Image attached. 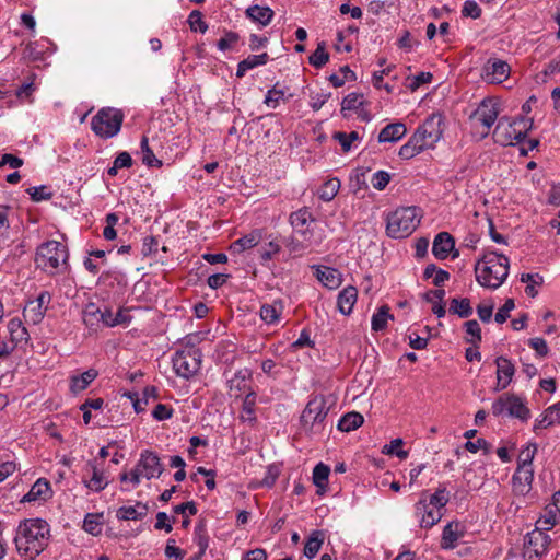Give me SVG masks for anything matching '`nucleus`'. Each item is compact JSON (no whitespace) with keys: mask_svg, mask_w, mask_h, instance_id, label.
Listing matches in <instances>:
<instances>
[{"mask_svg":"<svg viewBox=\"0 0 560 560\" xmlns=\"http://www.w3.org/2000/svg\"><path fill=\"white\" fill-rule=\"evenodd\" d=\"M432 74L430 72H420L418 73L417 75H415L412 79H411V82L409 84V89L411 91H416L417 89H419L422 84L424 83H430L431 80H432Z\"/></svg>","mask_w":560,"mask_h":560,"instance_id":"nucleus-61","label":"nucleus"},{"mask_svg":"<svg viewBox=\"0 0 560 560\" xmlns=\"http://www.w3.org/2000/svg\"><path fill=\"white\" fill-rule=\"evenodd\" d=\"M510 65L498 58H490L481 70V78L490 84H499L510 77Z\"/></svg>","mask_w":560,"mask_h":560,"instance_id":"nucleus-10","label":"nucleus"},{"mask_svg":"<svg viewBox=\"0 0 560 560\" xmlns=\"http://www.w3.org/2000/svg\"><path fill=\"white\" fill-rule=\"evenodd\" d=\"M533 127V119L523 116L510 118L502 116L493 130V139L500 145H513L522 142Z\"/></svg>","mask_w":560,"mask_h":560,"instance_id":"nucleus-2","label":"nucleus"},{"mask_svg":"<svg viewBox=\"0 0 560 560\" xmlns=\"http://www.w3.org/2000/svg\"><path fill=\"white\" fill-rule=\"evenodd\" d=\"M97 375L98 372L95 369H89L81 375L72 376L70 381L71 392L77 394L84 390L97 377Z\"/></svg>","mask_w":560,"mask_h":560,"instance_id":"nucleus-28","label":"nucleus"},{"mask_svg":"<svg viewBox=\"0 0 560 560\" xmlns=\"http://www.w3.org/2000/svg\"><path fill=\"white\" fill-rule=\"evenodd\" d=\"M255 404H256V394L253 390H249L243 401L241 420L244 422H248L254 424L256 422L255 417Z\"/></svg>","mask_w":560,"mask_h":560,"instance_id":"nucleus-32","label":"nucleus"},{"mask_svg":"<svg viewBox=\"0 0 560 560\" xmlns=\"http://www.w3.org/2000/svg\"><path fill=\"white\" fill-rule=\"evenodd\" d=\"M26 192L31 196V199L35 202L43 200H49L52 197V192L47 186L30 187Z\"/></svg>","mask_w":560,"mask_h":560,"instance_id":"nucleus-47","label":"nucleus"},{"mask_svg":"<svg viewBox=\"0 0 560 560\" xmlns=\"http://www.w3.org/2000/svg\"><path fill=\"white\" fill-rule=\"evenodd\" d=\"M284 97V91L278 89V83L270 90H268L264 103L271 108H276L279 105L280 100Z\"/></svg>","mask_w":560,"mask_h":560,"instance_id":"nucleus-48","label":"nucleus"},{"mask_svg":"<svg viewBox=\"0 0 560 560\" xmlns=\"http://www.w3.org/2000/svg\"><path fill=\"white\" fill-rule=\"evenodd\" d=\"M419 222L416 207L399 208L387 217V235L395 240L405 238L416 230Z\"/></svg>","mask_w":560,"mask_h":560,"instance_id":"nucleus-3","label":"nucleus"},{"mask_svg":"<svg viewBox=\"0 0 560 560\" xmlns=\"http://www.w3.org/2000/svg\"><path fill=\"white\" fill-rule=\"evenodd\" d=\"M441 124V116L432 115L417 128V131L423 138L424 143L428 144V149L434 148L435 143L441 139L443 135Z\"/></svg>","mask_w":560,"mask_h":560,"instance_id":"nucleus-11","label":"nucleus"},{"mask_svg":"<svg viewBox=\"0 0 560 560\" xmlns=\"http://www.w3.org/2000/svg\"><path fill=\"white\" fill-rule=\"evenodd\" d=\"M432 253L436 259L443 260L451 256L453 259L459 256L456 247H432Z\"/></svg>","mask_w":560,"mask_h":560,"instance_id":"nucleus-55","label":"nucleus"},{"mask_svg":"<svg viewBox=\"0 0 560 560\" xmlns=\"http://www.w3.org/2000/svg\"><path fill=\"white\" fill-rule=\"evenodd\" d=\"M508 267L509 259L497 252H489L476 264V279H485L483 272H491V268Z\"/></svg>","mask_w":560,"mask_h":560,"instance_id":"nucleus-13","label":"nucleus"},{"mask_svg":"<svg viewBox=\"0 0 560 560\" xmlns=\"http://www.w3.org/2000/svg\"><path fill=\"white\" fill-rule=\"evenodd\" d=\"M85 486L94 491H101L107 486L103 472H100L96 467H93L92 478L85 482Z\"/></svg>","mask_w":560,"mask_h":560,"instance_id":"nucleus-49","label":"nucleus"},{"mask_svg":"<svg viewBox=\"0 0 560 560\" xmlns=\"http://www.w3.org/2000/svg\"><path fill=\"white\" fill-rule=\"evenodd\" d=\"M329 472L330 468L323 463H319L314 467L313 482L318 488V494H323L326 491Z\"/></svg>","mask_w":560,"mask_h":560,"instance_id":"nucleus-34","label":"nucleus"},{"mask_svg":"<svg viewBox=\"0 0 560 560\" xmlns=\"http://www.w3.org/2000/svg\"><path fill=\"white\" fill-rule=\"evenodd\" d=\"M50 528L46 521L40 518L24 520L20 523L14 542L18 551L34 560L48 546Z\"/></svg>","mask_w":560,"mask_h":560,"instance_id":"nucleus-1","label":"nucleus"},{"mask_svg":"<svg viewBox=\"0 0 560 560\" xmlns=\"http://www.w3.org/2000/svg\"><path fill=\"white\" fill-rule=\"evenodd\" d=\"M260 317L268 324L276 322L279 317V312L275 305H262L260 308Z\"/></svg>","mask_w":560,"mask_h":560,"instance_id":"nucleus-59","label":"nucleus"},{"mask_svg":"<svg viewBox=\"0 0 560 560\" xmlns=\"http://www.w3.org/2000/svg\"><path fill=\"white\" fill-rule=\"evenodd\" d=\"M364 104L363 94L359 93H349L343 97L341 103V113L346 110H355L359 109Z\"/></svg>","mask_w":560,"mask_h":560,"instance_id":"nucleus-42","label":"nucleus"},{"mask_svg":"<svg viewBox=\"0 0 560 560\" xmlns=\"http://www.w3.org/2000/svg\"><path fill=\"white\" fill-rule=\"evenodd\" d=\"M168 247H142V256L148 259V265L151 266L153 262H163L162 254L167 252Z\"/></svg>","mask_w":560,"mask_h":560,"instance_id":"nucleus-46","label":"nucleus"},{"mask_svg":"<svg viewBox=\"0 0 560 560\" xmlns=\"http://www.w3.org/2000/svg\"><path fill=\"white\" fill-rule=\"evenodd\" d=\"M45 311L46 307L38 306L34 302L30 301L23 310V316L27 323L36 325L44 318Z\"/></svg>","mask_w":560,"mask_h":560,"instance_id":"nucleus-37","label":"nucleus"},{"mask_svg":"<svg viewBox=\"0 0 560 560\" xmlns=\"http://www.w3.org/2000/svg\"><path fill=\"white\" fill-rule=\"evenodd\" d=\"M290 223L296 233L304 235L316 224V220L307 208H302L291 213Z\"/></svg>","mask_w":560,"mask_h":560,"instance_id":"nucleus-17","label":"nucleus"},{"mask_svg":"<svg viewBox=\"0 0 560 560\" xmlns=\"http://www.w3.org/2000/svg\"><path fill=\"white\" fill-rule=\"evenodd\" d=\"M331 96V93L330 92H327V93H317L315 95H312L311 98V103H310V106L312 107L313 110L317 112L319 110L324 104L330 98Z\"/></svg>","mask_w":560,"mask_h":560,"instance_id":"nucleus-63","label":"nucleus"},{"mask_svg":"<svg viewBox=\"0 0 560 560\" xmlns=\"http://www.w3.org/2000/svg\"><path fill=\"white\" fill-rule=\"evenodd\" d=\"M418 513H422L421 527L430 528L441 520V513L439 511L429 510V504L425 500H420L416 504Z\"/></svg>","mask_w":560,"mask_h":560,"instance_id":"nucleus-27","label":"nucleus"},{"mask_svg":"<svg viewBox=\"0 0 560 560\" xmlns=\"http://www.w3.org/2000/svg\"><path fill=\"white\" fill-rule=\"evenodd\" d=\"M102 517V515H98V514H88L85 516V520H84V523H83V528L92 534V535H96L98 533L97 527L100 526L101 522H100V518Z\"/></svg>","mask_w":560,"mask_h":560,"instance_id":"nucleus-58","label":"nucleus"},{"mask_svg":"<svg viewBox=\"0 0 560 560\" xmlns=\"http://www.w3.org/2000/svg\"><path fill=\"white\" fill-rule=\"evenodd\" d=\"M125 115L114 107L101 108L91 119L92 131L102 139H110L119 133Z\"/></svg>","mask_w":560,"mask_h":560,"instance_id":"nucleus-4","label":"nucleus"},{"mask_svg":"<svg viewBox=\"0 0 560 560\" xmlns=\"http://www.w3.org/2000/svg\"><path fill=\"white\" fill-rule=\"evenodd\" d=\"M545 413L548 417L549 423L559 424L560 423V401L558 404H555L550 407H548L545 410Z\"/></svg>","mask_w":560,"mask_h":560,"instance_id":"nucleus-64","label":"nucleus"},{"mask_svg":"<svg viewBox=\"0 0 560 560\" xmlns=\"http://www.w3.org/2000/svg\"><path fill=\"white\" fill-rule=\"evenodd\" d=\"M497 365V386L495 390L505 389L511 383L515 373L514 364L504 357H498L495 359Z\"/></svg>","mask_w":560,"mask_h":560,"instance_id":"nucleus-15","label":"nucleus"},{"mask_svg":"<svg viewBox=\"0 0 560 560\" xmlns=\"http://www.w3.org/2000/svg\"><path fill=\"white\" fill-rule=\"evenodd\" d=\"M187 22L192 32H200L203 34L208 30V24L203 21L202 13L198 10L190 12Z\"/></svg>","mask_w":560,"mask_h":560,"instance_id":"nucleus-43","label":"nucleus"},{"mask_svg":"<svg viewBox=\"0 0 560 560\" xmlns=\"http://www.w3.org/2000/svg\"><path fill=\"white\" fill-rule=\"evenodd\" d=\"M51 490L49 482L40 478L31 488V490L23 497L22 502H32L36 500H46L50 498Z\"/></svg>","mask_w":560,"mask_h":560,"instance_id":"nucleus-23","label":"nucleus"},{"mask_svg":"<svg viewBox=\"0 0 560 560\" xmlns=\"http://www.w3.org/2000/svg\"><path fill=\"white\" fill-rule=\"evenodd\" d=\"M450 313L458 315L460 318H468L472 314V307L468 298H454L450 302Z\"/></svg>","mask_w":560,"mask_h":560,"instance_id":"nucleus-35","label":"nucleus"},{"mask_svg":"<svg viewBox=\"0 0 560 560\" xmlns=\"http://www.w3.org/2000/svg\"><path fill=\"white\" fill-rule=\"evenodd\" d=\"M364 422V418L361 413L357 411H351L341 417L338 422V430L343 432H350L352 430H357Z\"/></svg>","mask_w":560,"mask_h":560,"instance_id":"nucleus-30","label":"nucleus"},{"mask_svg":"<svg viewBox=\"0 0 560 560\" xmlns=\"http://www.w3.org/2000/svg\"><path fill=\"white\" fill-rule=\"evenodd\" d=\"M509 275L508 267L491 268V272H483L485 279H477V281L486 288H499Z\"/></svg>","mask_w":560,"mask_h":560,"instance_id":"nucleus-22","label":"nucleus"},{"mask_svg":"<svg viewBox=\"0 0 560 560\" xmlns=\"http://www.w3.org/2000/svg\"><path fill=\"white\" fill-rule=\"evenodd\" d=\"M462 15L464 18L478 19L481 15V9L475 0H467L463 5Z\"/></svg>","mask_w":560,"mask_h":560,"instance_id":"nucleus-51","label":"nucleus"},{"mask_svg":"<svg viewBox=\"0 0 560 560\" xmlns=\"http://www.w3.org/2000/svg\"><path fill=\"white\" fill-rule=\"evenodd\" d=\"M534 470L532 467H517L513 477V491L516 494L525 495L532 488Z\"/></svg>","mask_w":560,"mask_h":560,"instance_id":"nucleus-16","label":"nucleus"},{"mask_svg":"<svg viewBox=\"0 0 560 560\" xmlns=\"http://www.w3.org/2000/svg\"><path fill=\"white\" fill-rule=\"evenodd\" d=\"M407 132L402 122H394L385 126L378 133V142H396Z\"/></svg>","mask_w":560,"mask_h":560,"instance_id":"nucleus-24","label":"nucleus"},{"mask_svg":"<svg viewBox=\"0 0 560 560\" xmlns=\"http://www.w3.org/2000/svg\"><path fill=\"white\" fill-rule=\"evenodd\" d=\"M515 307V303L513 299H508L503 306L499 308L494 316V320L498 324H503L510 317V312Z\"/></svg>","mask_w":560,"mask_h":560,"instance_id":"nucleus-52","label":"nucleus"},{"mask_svg":"<svg viewBox=\"0 0 560 560\" xmlns=\"http://www.w3.org/2000/svg\"><path fill=\"white\" fill-rule=\"evenodd\" d=\"M148 512V505L138 501L135 506H120L116 512V516L120 521H138L143 520Z\"/></svg>","mask_w":560,"mask_h":560,"instance_id":"nucleus-19","label":"nucleus"},{"mask_svg":"<svg viewBox=\"0 0 560 560\" xmlns=\"http://www.w3.org/2000/svg\"><path fill=\"white\" fill-rule=\"evenodd\" d=\"M138 465L142 469L143 476L147 479L160 477L164 471L160 457L151 451H144L141 453Z\"/></svg>","mask_w":560,"mask_h":560,"instance_id":"nucleus-14","label":"nucleus"},{"mask_svg":"<svg viewBox=\"0 0 560 560\" xmlns=\"http://www.w3.org/2000/svg\"><path fill=\"white\" fill-rule=\"evenodd\" d=\"M462 534L459 533L458 523H448L442 534L441 546L444 549H452L455 547V542L459 539Z\"/></svg>","mask_w":560,"mask_h":560,"instance_id":"nucleus-31","label":"nucleus"},{"mask_svg":"<svg viewBox=\"0 0 560 560\" xmlns=\"http://www.w3.org/2000/svg\"><path fill=\"white\" fill-rule=\"evenodd\" d=\"M358 299V290L353 285H348L339 294L337 306L341 314L349 315L352 312L354 303Z\"/></svg>","mask_w":560,"mask_h":560,"instance_id":"nucleus-20","label":"nucleus"},{"mask_svg":"<svg viewBox=\"0 0 560 560\" xmlns=\"http://www.w3.org/2000/svg\"><path fill=\"white\" fill-rule=\"evenodd\" d=\"M316 277L328 289H337L341 284V273L335 268L318 266Z\"/></svg>","mask_w":560,"mask_h":560,"instance_id":"nucleus-21","label":"nucleus"},{"mask_svg":"<svg viewBox=\"0 0 560 560\" xmlns=\"http://www.w3.org/2000/svg\"><path fill=\"white\" fill-rule=\"evenodd\" d=\"M245 15L253 22L258 23L261 27H265L270 24L275 12L269 7L254 4L246 9Z\"/></svg>","mask_w":560,"mask_h":560,"instance_id":"nucleus-18","label":"nucleus"},{"mask_svg":"<svg viewBox=\"0 0 560 560\" xmlns=\"http://www.w3.org/2000/svg\"><path fill=\"white\" fill-rule=\"evenodd\" d=\"M499 114V104L491 98H485L480 102L476 110L470 115V119L478 120L486 128L482 137H487L490 128L498 119Z\"/></svg>","mask_w":560,"mask_h":560,"instance_id":"nucleus-9","label":"nucleus"},{"mask_svg":"<svg viewBox=\"0 0 560 560\" xmlns=\"http://www.w3.org/2000/svg\"><path fill=\"white\" fill-rule=\"evenodd\" d=\"M490 444L485 439H477L476 441H467L465 448L471 453H476L479 450H483L486 453L490 452Z\"/></svg>","mask_w":560,"mask_h":560,"instance_id":"nucleus-60","label":"nucleus"},{"mask_svg":"<svg viewBox=\"0 0 560 560\" xmlns=\"http://www.w3.org/2000/svg\"><path fill=\"white\" fill-rule=\"evenodd\" d=\"M165 556L168 559L174 558V560H183L184 551L175 546V540L174 539H168L167 544H166V547H165Z\"/></svg>","mask_w":560,"mask_h":560,"instance_id":"nucleus-62","label":"nucleus"},{"mask_svg":"<svg viewBox=\"0 0 560 560\" xmlns=\"http://www.w3.org/2000/svg\"><path fill=\"white\" fill-rule=\"evenodd\" d=\"M334 139L339 142L343 152H349L351 143L359 140V133L357 131H351L350 133L338 131L334 133Z\"/></svg>","mask_w":560,"mask_h":560,"instance_id":"nucleus-45","label":"nucleus"},{"mask_svg":"<svg viewBox=\"0 0 560 560\" xmlns=\"http://www.w3.org/2000/svg\"><path fill=\"white\" fill-rule=\"evenodd\" d=\"M68 256L67 247H37L35 264L44 271L55 275L60 265L67 262Z\"/></svg>","mask_w":560,"mask_h":560,"instance_id":"nucleus-6","label":"nucleus"},{"mask_svg":"<svg viewBox=\"0 0 560 560\" xmlns=\"http://www.w3.org/2000/svg\"><path fill=\"white\" fill-rule=\"evenodd\" d=\"M250 372L247 369L241 370L229 380L230 394L240 397V395L248 389V380Z\"/></svg>","mask_w":560,"mask_h":560,"instance_id":"nucleus-26","label":"nucleus"},{"mask_svg":"<svg viewBox=\"0 0 560 560\" xmlns=\"http://www.w3.org/2000/svg\"><path fill=\"white\" fill-rule=\"evenodd\" d=\"M238 38L240 36L237 33L229 31L225 33L224 37L219 39L217 47L222 51L228 50L238 40Z\"/></svg>","mask_w":560,"mask_h":560,"instance_id":"nucleus-57","label":"nucleus"},{"mask_svg":"<svg viewBox=\"0 0 560 560\" xmlns=\"http://www.w3.org/2000/svg\"><path fill=\"white\" fill-rule=\"evenodd\" d=\"M390 175L386 171H378L373 174L372 186L377 190H383L389 183Z\"/></svg>","mask_w":560,"mask_h":560,"instance_id":"nucleus-53","label":"nucleus"},{"mask_svg":"<svg viewBox=\"0 0 560 560\" xmlns=\"http://www.w3.org/2000/svg\"><path fill=\"white\" fill-rule=\"evenodd\" d=\"M464 328L470 338H466V342L471 343L475 348L479 347L481 342V328L476 319H470L464 323Z\"/></svg>","mask_w":560,"mask_h":560,"instance_id":"nucleus-41","label":"nucleus"},{"mask_svg":"<svg viewBox=\"0 0 560 560\" xmlns=\"http://www.w3.org/2000/svg\"><path fill=\"white\" fill-rule=\"evenodd\" d=\"M200 364L201 353L199 349L195 348L177 351L173 359V368L176 374L186 380L199 371Z\"/></svg>","mask_w":560,"mask_h":560,"instance_id":"nucleus-7","label":"nucleus"},{"mask_svg":"<svg viewBox=\"0 0 560 560\" xmlns=\"http://www.w3.org/2000/svg\"><path fill=\"white\" fill-rule=\"evenodd\" d=\"M101 308L95 303L90 302L85 305L82 312L84 324L91 329H97L101 323Z\"/></svg>","mask_w":560,"mask_h":560,"instance_id":"nucleus-33","label":"nucleus"},{"mask_svg":"<svg viewBox=\"0 0 560 560\" xmlns=\"http://www.w3.org/2000/svg\"><path fill=\"white\" fill-rule=\"evenodd\" d=\"M308 61L316 69H320L329 61V54L326 51L325 42L317 44V47L310 56Z\"/></svg>","mask_w":560,"mask_h":560,"instance_id":"nucleus-39","label":"nucleus"},{"mask_svg":"<svg viewBox=\"0 0 560 560\" xmlns=\"http://www.w3.org/2000/svg\"><path fill=\"white\" fill-rule=\"evenodd\" d=\"M269 61V55L262 52L260 55H249L247 58L238 62L236 69V77L243 78L246 71L254 69L258 66H264Z\"/></svg>","mask_w":560,"mask_h":560,"instance_id":"nucleus-25","label":"nucleus"},{"mask_svg":"<svg viewBox=\"0 0 560 560\" xmlns=\"http://www.w3.org/2000/svg\"><path fill=\"white\" fill-rule=\"evenodd\" d=\"M325 539V533L323 530H313L307 538L305 546H304V555L312 559L314 558L317 552L319 551L323 542Z\"/></svg>","mask_w":560,"mask_h":560,"instance_id":"nucleus-29","label":"nucleus"},{"mask_svg":"<svg viewBox=\"0 0 560 560\" xmlns=\"http://www.w3.org/2000/svg\"><path fill=\"white\" fill-rule=\"evenodd\" d=\"M493 308L494 303L492 301L481 303L477 306V314L482 323H489L491 320Z\"/></svg>","mask_w":560,"mask_h":560,"instance_id":"nucleus-54","label":"nucleus"},{"mask_svg":"<svg viewBox=\"0 0 560 560\" xmlns=\"http://www.w3.org/2000/svg\"><path fill=\"white\" fill-rule=\"evenodd\" d=\"M261 242V232L253 231L252 233L236 240L231 245L242 246V245H258Z\"/></svg>","mask_w":560,"mask_h":560,"instance_id":"nucleus-56","label":"nucleus"},{"mask_svg":"<svg viewBox=\"0 0 560 560\" xmlns=\"http://www.w3.org/2000/svg\"><path fill=\"white\" fill-rule=\"evenodd\" d=\"M550 544V536L540 529H534L524 538V547L532 548L533 550V555L529 556V560L533 559V556L541 557L547 553Z\"/></svg>","mask_w":560,"mask_h":560,"instance_id":"nucleus-12","label":"nucleus"},{"mask_svg":"<svg viewBox=\"0 0 560 560\" xmlns=\"http://www.w3.org/2000/svg\"><path fill=\"white\" fill-rule=\"evenodd\" d=\"M388 319H394V316L389 314V307L387 305H382L372 317V330L381 331L385 329Z\"/></svg>","mask_w":560,"mask_h":560,"instance_id":"nucleus-38","label":"nucleus"},{"mask_svg":"<svg viewBox=\"0 0 560 560\" xmlns=\"http://www.w3.org/2000/svg\"><path fill=\"white\" fill-rule=\"evenodd\" d=\"M141 153H142V163L148 167H161L162 161L159 160L153 153L152 149L149 145V139L147 136H143L140 142Z\"/></svg>","mask_w":560,"mask_h":560,"instance_id":"nucleus-36","label":"nucleus"},{"mask_svg":"<svg viewBox=\"0 0 560 560\" xmlns=\"http://www.w3.org/2000/svg\"><path fill=\"white\" fill-rule=\"evenodd\" d=\"M340 182L337 178H331L323 184L318 190V197L323 201H330L338 194Z\"/></svg>","mask_w":560,"mask_h":560,"instance_id":"nucleus-40","label":"nucleus"},{"mask_svg":"<svg viewBox=\"0 0 560 560\" xmlns=\"http://www.w3.org/2000/svg\"><path fill=\"white\" fill-rule=\"evenodd\" d=\"M536 452V444H528L525 448H523L517 458V467H532Z\"/></svg>","mask_w":560,"mask_h":560,"instance_id":"nucleus-44","label":"nucleus"},{"mask_svg":"<svg viewBox=\"0 0 560 560\" xmlns=\"http://www.w3.org/2000/svg\"><path fill=\"white\" fill-rule=\"evenodd\" d=\"M492 413L497 417L506 415L526 422L530 417V410L525 401L515 394L505 393L492 404Z\"/></svg>","mask_w":560,"mask_h":560,"instance_id":"nucleus-5","label":"nucleus"},{"mask_svg":"<svg viewBox=\"0 0 560 560\" xmlns=\"http://www.w3.org/2000/svg\"><path fill=\"white\" fill-rule=\"evenodd\" d=\"M328 413L327 401L324 396L313 397L306 405L301 416L303 427L312 430L315 424L322 423Z\"/></svg>","mask_w":560,"mask_h":560,"instance_id":"nucleus-8","label":"nucleus"},{"mask_svg":"<svg viewBox=\"0 0 560 560\" xmlns=\"http://www.w3.org/2000/svg\"><path fill=\"white\" fill-rule=\"evenodd\" d=\"M448 502V493L445 488H439L431 497L429 505H433L438 509L444 508Z\"/></svg>","mask_w":560,"mask_h":560,"instance_id":"nucleus-50","label":"nucleus"}]
</instances>
